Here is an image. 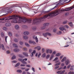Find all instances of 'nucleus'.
Returning <instances> with one entry per match:
<instances>
[{
	"label": "nucleus",
	"mask_w": 74,
	"mask_h": 74,
	"mask_svg": "<svg viewBox=\"0 0 74 74\" xmlns=\"http://www.w3.org/2000/svg\"><path fill=\"white\" fill-rule=\"evenodd\" d=\"M59 11H60V10H57L54 11L51 13H49L48 14L44 16L43 17L34 20L32 22V24L33 25H38L40 23L42 22V21H43V19L47 18L48 16H51V17L55 16H56V15L59 14Z\"/></svg>",
	"instance_id": "nucleus-1"
},
{
	"label": "nucleus",
	"mask_w": 74,
	"mask_h": 74,
	"mask_svg": "<svg viewBox=\"0 0 74 74\" xmlns=\"http://www.w3.org/2000/svg\"><path fill=\"white\" fill-rule=\"evenodd\" d=\"M18 18V16H9L7 17L3 18H2L0 19V20L2 21V20H4L5 21H7L8 22V21L10 20V19H13L12 21L11 22V23H17V20Z\"/></svg>",
	"instance_id": "nucleus-2"
},
{
	"label": "nucleus",
	"mask_w": 74,
	"mask_h": 74,
	"mask_svg": "<svg viewBox=\"0 0 74 74\" xmlns=\"http://www.w3.org/2000/svg\"><path fill=\"white\" fill-rule=\"evenodd\" d=\"M19 19L18 21V23H22V22H27V23H32V19H26L25 18H23L22 17H19Z\"/></svg>",
	"instance_id": "nucleus-3"
},
{
	"label": "nucleus",
	"mask_w": 74,
	"mask_h": 74,
	"mask_svg": "<svg viewBox=\"0 0 74 74\" xmlns=\"http://www.w3.org/2000/svg\"><path fill=\"white\" fill-rule=\"evenodd\" d=\"M62 1L59 2L58 3L56 4V5L53 8H52L51 10H54V9H55V8H56L58 6V5H59L60 4H63V3H61Z\"/></svg>",
	"instance_id": "nucleus-4"
},
{
	"label": "nucleus",
	"mask_w": 74,
	"mask_h": 74,
	"mask_svg": "<svg viewBox=\"0 0 74 74\" xmlns=\"http://www.w3.org/2000/svg\"><path fill=\"white\" fill-rule=\"evenodd\" d=\"M46 53H50V54H51L52 53V50L48 49L46 51Z\"/></svg>",
	"instance_id": "nucleus-5"
},
{
	"label": "nucleus",
	"mask_w": 74,
	"mask_h": 74,
	"mask_svg": "<svg viewBox=\"0 0 74 74\" xmlns=\"http://www.w3.org/2000/svg\"><path fill=\"white\" fill-rule=\"evenodd\" d=\"M35 36H34L33 37V38L34 39H35L36 41V42L37 43L38 42V38H37V36H36L35 37Z\"/></svg>",
	"instance_id": "nucleus-6"
},
{
	"label": "nucleus",
	"mask_w": 74,
	"mask_h": 74,
	"mask_svg": "<svg viewBox=\"0 0 74 74\" xmlns=\"http://www.w3.org/2000/svg\"><path fill=\"white\" fill-rule=\"evenodd\" d=\"M70 60H69V59H67L65 62V64L66 65H68L69 63H70Z\"/></svg>",
	"instance_id": "nucleus-7"
},
{
	"label": "nucleus",
	"mask_w": 74,
	"mask_h": 74,
	"mask_svg": "<svg viewBox=\"0 0 74 74\" xmlns=\"http://www.w3.org/2000/svg\"><path fill=\"white\" fill-rule=\"evenodd\" d=\"M58 63H57L55 65V66H59V65H60V64H61L60 62L59 61H56L55 62V63H58Z\"/></svg>",
	"instance_id": "nucleus-8"
},
{
	"label": "nucleus",
	"mask_w": 74,
	"mask_h": 74,
	"mask_svg": "<svg viewBox=\"0 0 74 74\" xmlns=\"http://www.w3.org/2000/svg\"><path fill=\"white\" fill-rule=\"evenodd\" d=\"M66 59H67V58L66 57H64L61 60V62H64V61H66Z\"/></svg>",
	"instance_id": "nucleus-9"
},
{
	"label": "nucleus",
	"mask_w": 74,
	"mask_h": 74,
	"mask_svg": "<svg viewBox=\"0 0 74 74\" xmlns=\"http://www.w3.org/2000/svg\"><path fill=\"white\" fill-rule=\"evenodd\" d=\"M1 47H2L3 50H4L5 49V48H4V45H3V44L1 45L0 44V48H1Z\"/></svg>",
	"instance_id": "nucleus-10"
},
{
	"label": "nucleus",
	"mask_w": 74,
	"mask_h": 74,
	"mask_svg": "<svg viewBox=\"0 0 74 74\" xmlns=\"http://www.w3.org/2000/svg\"><path fill=\"white\" fill-rule=\"evenodd\" d=\"M14 51L15 52H18L19 51V49H14Z\"/></svg>",
	"instance_id": "nucleus-11"
},
{
	"label": "nucleus",
	"mask_w": 74,
	"mask_h": 74,
	"mask_svg": "<svg viewBox=\"0 0 74 74\" xmlns=\"http://www.w3.org/2000/svg\"><path fill=\"white\" fill-rule=\"evenodd\" d=\"M69 25L71 26V27H73V25L72 22H70L69 23Z\"/></svg>",
	"instance_id": "nucleus-12"
},
{
	"label": "nucleus",
	"mask_w": 74,
	"mask_h": 74,
	"mask_svg": "<svg viewBox=\"0 0 74 74\" xmlns=\"http://www.w3.org/2000/svg\"><path fill=\"white\" fill-rule=\"evenodd\" d=\"M23 54L24 55V56H25L27 57L28 56V54H27V53L26 52H24L23 53Z\"/></svg>",
	"instance_id": "nucleus-13"
},
{
	"label": "nucleus",
	"mask_w": 74,
	"mask_h": 74,
	"mask_svg": "<svg viewBox=\"0 0 74 74\" xmlns=\"http://www.w3.org/2000/svg\"><path fill=\"white\" fill-rule=\"evenodd\" d=\"M29 34V32L27 31H26L24 32V35H25V36H26L27 35H28Z\"/></svg>",
	"instance_id": "nucleus-14"
},
{
	"label": "nucleus",
	"mask_w": 74,
	"mask_h": 74,
	"mask_svg": "<svg viewBox=\"0 0 74 74\" xmlns=\"http://www.w3.org/2000/svg\"><path fill=\"white\" fill-rule=\"evenodd\" d=\"M6 26H10L11 25V24L10 23H6L5 24Z\"/></svg>",
	"instance_id": "nucleus-15"
},
{
	"label": "nucleus",
	"mask_w": 74,
	"mask_h": 74,
	"mask_svg": "<svg viewBox=\"0 0 74 74\" xmlns=\"http://www.w3.org/2000/svg\"><path fill=\"white\" fill-rule=\"evenodd\" d=\"M29 44H36V42L34 41H32V40H30L29 41Z\"/></svg>",
	"instance_id": "nucleus-16"
},
{
	"label": "nucleus",
	"mask_w": 74,
	"mask_h": 74,
	"mask_svg": "<svg viewBox=\"0 0 74 74\" xmlns=\"http://www.w3.org/2000/svg\"><path fill=\"white\" fill-rule=\"evenodd\" d=\"M36 53V50H34L33 52L32 53V54H31L30 56L31 57H33V53Z\"/></svg>",
	"instance_id": "nucleus-17"
},
{
	"label": "nucleus",
	"mask_w": 74,
	"mask_h": 74,
	"mask_svg": "<svg viewBox=\"0 0 74 74\" xmlns=\"http://www.w3.org/2000/svg\"><path fill=\"white\" fill-rule=\"evenodd\" d=\"M59 29L60 30H62V31H63V30H66V29L63 27H60Z\"/></svg>",
	"instance_id": "nucleus-18"
},
{
	"label": "nucleus",
	"mask_w": 74,
	"mask_h": 74,
	"mask_svg": "<svg viewBox=\"0 0 74 74\" xmlns=\"http://www.w3.org/2000/svg\"><path fill=\"white\" fill-rule=\"evenodd\" d=\"M13 46L14 47V48H18V45L16 44L15 43H14L13 44Z\"/></svg>",
	"instance_id": "nucleus-19"
},
{
	"label": "nucleus",
	"mask_w": 74,
	"mask_h": 74,
	"mask_svg": "<svg viewBox=\"0 0 74 74\" xmlns=\"http://www.w3.org/2000/svg\"><path fill=\"white\" fill-rule=\"evenodd\" d=\"M62 33V32L61 31H60L57 32V34H58V35H60Z\"/></svg>",
	"instance_id": "nucleus-20"
},
{
	"label": "nucleus",
	"mask_w": 74,
	"mask_h": 74,
	"mask_svg": "<svg viewBox=\"0 0 74 74\" xmlns=\"http://www.w3.org/2000/svg\"><path fill=\"white\" fill-rule=\"evenodd\" d=\"M42 58H45V57L46 56V53H43L42 55Z\"/></svg>",
	"instance_id": "nucleus-21"
},
{
	"label": "nucleus",
	"mask_w": 74,
	"mask_h": 74,
	"mask_svg": "<svg viewBox=\"0 0 74 74\" xmlns=\"http://www.w3.org/2000/svg\"><path fill=\"white\" fill-rule=\"evenodd\" d=\"M49 25V23H45L44 24V26H48V25Z\"/></svg>",
	"instance_id": "nucleus-22"
},
{
	"label": "nucleus",
	"mask_w": 74,
	"mask_h": 74,
	"mask_svg": "<svg viewBox=\"0 0 74 74\" xmlns=\"http://www.w3.org/2000/svg\"><path fill=\"white\" fill-rule=\"evenodd\" d=\"M56 56H60L61 55V53H58L56 54Z\"/></svg>",
	"instance_id": "nucleus-23"
},
{
	"label": "nucleus",
	"mask_w": 74,
	"mask_h": 74,
	"mask_svg": "<svg viewBox=\"0 0 74 74\" xmlns=\"http://www.w3.org/2000/svg\"><path fill=\"white\" fill-rule=\"evenodd\" d=\"M53 57H54V55H53L52 54L50 58V60H51V59H53Z\"/></svg>",
	"instance_id": "nucleus-24"
},
{
	"label": "nucleus",
	"mask_w": 74,
	"mask_h": 74,
	"mask_svg": "<svg viewBox=\"0 0 74 74\" xmlns=\"http://www.w3.org/2000/svg\"><path fill=\"white\" fill-rule=\"evenodd\" d=\"M42 35H43V36H44V37H47V33H43Z\"/></svg>",
	"instance_id": "nucleus-25"
},
{
	"label": "nucleus",
	"mask_w": 74,
	"mask_h": 74,
	"mask_svg": "<svg viewBox=\"0 0 74 74\" xmlns=\"http://www.w3.org/2000/svg\"><path fill=\"white\" fill-rule=\"evenodd\" d=\"M16 56H15V55H14L12 57V60H13V59H16Z\"/></svg>",
	"instance_id": "nucleus-26"
},
{
	"label": "nucleus",
	"mask_w": 74,
	"mask_h": 74,
	"mask_svg": "<svg viewBox=\"0 0 74 74\" xmlns=\"http://www.w3.org/2000/svg\"><path fill=\"white\" fill-rule=\"evenodd\" d=\"M17 73H21L22 71L21 70H18L16 71Z\"/></svg>",
	"instance_id": "nucleus-27"
},
{
	"label": "nucleus",
	"mask_w": 74,
	"mask_h": 74,
	"mask_svg": "<svg viewBox=\"0 0 74 74\" xmlns=\"http://www.w3.org/2000/svg\"><path fill=\"white\" fill-rule=\"evenodd\" d=\"M20 64V63L18 62L15 66V67H18V66H19Z\"/></svg>",
	"instance_id": "nucleus-28"
},
{
	"label": "nucleus",
	"mask_w": 74,
	"mask_h": 74,
	"mask_svg": "<svg viewBox=\"0 0 74 74\" xmlns=\"http://www.w3.org/2000/svg\"><path fill=\"white\" fill-rule=\"evenodd\" d=\"M47 34V36H51V33H49V32H47L46 33Z\"/></svg>",
	"instance_id": "nucleus-29"
},
{
	"label": "nucleus",
	"mask_w": 74,
	"mask_h": 74,
	"mask_svg": "<svg viewBox=\"0 0 74 74\" xmlns=\"http://www.w3.org/2000/svg\"><path fill=\"white\" fill-rule=\"evenodd\" d=\"M18 56L19 58H23V57L22 56V54H19Z\"/></svg>",
	"instance_id": "nucleus-30"
},
{
	"label": "nucleus",
	"mask_w": 74,
	"mask_h": 74,
	"mask_svg": "<svg viewBox=\"0 0 74 74\" xmlns=\"http://www.w3.org/2000/svg\"><path fill=\"white\" fill-rule=\"evenodd\" d=\"M14 41H15V42H18V40L16 38H14Z\"/></svg>",
	"instance_id": "nucleus-31"
},
{
	"label": "nucleus",
	"mask_w": 74,
	"mask_h": 74,
	"mask_svg": "<svg viewBox=\"0 0 74 74\" xmlns=\"http://www.w3.org/2000/svg\"><path fill=\"white\" fill-rule=\"evenodd\" d=\"M22 63L23 64H27V63H26V62L24 61H23L22 62Z\"/></svg>",
	"instance_id": "nucleus-32"
},
{
	"label": "nucleus",
	"mask_w": 74,
	"mask_h": 74,
	"mask_svg": "<svg viewBox=\"0 0 74 74\" xmlns=\"http://www.w3.org/2000/svg\"><path fill=\"white\" fill-rule=\"evenodd\" d=\"M18 60H19V61H20V62H23V59L22 58H19L18 59Z\"/></svg>",
	"instance_id": "nucleus-33"
},
{
	"label": "nucleus",
	"mask_w": 74,
	"mask_h": 74,
	"mask_svg": "<svg viewBox=\"0 0 74 74\" xmlns=\"http://www.w3.org/2000/svg\"><path fill=\"white\" fill-rule=\"evenodd\" d=\"M37 49H37L38 51H40V50L41 49V47H40V46H38Z\"/></svg>",
	"instance_id": "nucleus-34"
},
{
	"label": "nucleus",
	"mask_w": 74,
	"mask_h": 74,
	"mask_svg": "<svg viewBox=\"0 0 74 74\" xmlns=\"http://www.w3.org/2000/svg\"><path fill=\"white\" fill-rule=\"evenodd\" d=\"M19 27L18 25H16L15 26V28L16 29H19Z\"/></svg>",
	"instance_id": "nucleus-35"
},
{
	"label": "nucleus",
	"mask_w": 74,
	"mask_h": 74,
	"mask_svg": "<svg viewBox=\"0 0 74 74\" xmlns=\"http://www.w3.org/2000/svg\"><path fill=\"white\" fill-rule=\"evenodd\" d=\"M8 34L9 36H10V37L12 36V33L10 32H9L8 33Z\"/></svg>",
	"instance_id": "nucleus-36"
},
{
	"label": "nucleus",
	"mask_w": 74,
	"mask_h": 74,
	"mask_svg": "<svg viewBox=\"0 0 74 74\" xmlns=\"http://www.w3.org/2000/svg\"><path fill=\"white\" fill-rule=\"evenodd\" d=\"M3 29L5 30V31H6L7 30V28L5 27H3Z\"/></svg>",
	"instance_id": "nucleus-37"
},
{
	"label": "nucleus",
	"mask_w": 74,
	"mask_h": 74,
	"mask_svg": "<svg viewBox=\"0 0 74 74\" xmlns=\"http://www.w3.org/2000/svg\"><path fill=\"white\" fill-rule=\"evenodd\" d=\"M23 37L24 39H25V40H27V39L28 38V37H27V36H23Z\"/></svg>",
	"instance_id": "nucleus-38"
},
{
	"label": "nucleus",
	"mask_w": 74,
	"mask_h": 74,
	"mask_svg": "<svg viewBox=\"0 0 74 74\" xmlns=\"http://www.w3.org/2000/svg\"><path fill=\"white\" fill-rule=\"evenodd\" d=\"M64 27H65V28H66V29H69V26L67 25H65Z\"/></svg>",
	"instance_id": "nucleus-39"
},
{
	"label": "nucleus",
	"mask_w": 74,
	"mask_h": 74,
	"mask_svg": "<svg viewBox=\"0 0 74 74\" xmlns=\"http://www.w3.org/2000/svg\"><path fill=\"white\" fill-rule=\"evenodd\" d=\"M49 56H50V55H49V54L47 55L46 57V59H48V58H49Z\"/></svg>",
	"instance_id": "nucleus-40"
},
{
	"label": "nucleus",
	"mask_w": 74,
	"mask_h": 74,
	"mask_svg": "<svg viewBox=\"0 0 74 74\" xmlns=\"http://www.w3.org/2000/svg\"><path fill=\"white\" fill-rule=\"evenodd\" d=\"M58 59V57H56L54 60H53V61H56V60H57Z\"/></svg>",
	"instance_id": "nucleus-41"
},
{
	"label": "nucleus",
	"mask_w": 74,
	"mask_h": 74,
	"mask_svg": "<svg viewBox=\"0 0 74 74\" xmlns=\"http://www.w3.org/2000/svg\"><path fill=\"white\" fill-rule=\"evenodd\" d=\"M25 45H26L27 47H29V45L27 43H25Z\"/></svg>",
	"instance_id": "nucleus-42"
},
{
	"label": "nucleus",
	"mask_w": 74,
	"mask_h": 74,
	"mask_svg": "<svg viewBox=\"0 0 74 74\" xmlns=\"http://www.w3.org/2000/svg\"><path fill=\"white\" fill-rule=\"evenodd\" d=\"M61 71H59L57 72V74H61Z\"/></svg>",
	"instance_id": "nucleus-43"
},
{
	"label": "nucleus",
	"mask_w": 74,
	"mask_h": 74,
	"mask_svg": "<svg viewBox=\"0 0 74 74\" xmlns=\"http://www.w3.org/2000/svg\"><path fill=\"white\" fill-rule=\"evenodd\" d=\"M69 74H74V72L73 71H70L69 72Z\"/></svg>",
	"instance_id": "nucleus-44"
},
{
	"label": "nucleus",
	"mask_w": 74,
	"mask_h": 74,
	"mask_svg": "<svg viewBox=\"0 0 74 74\" xmlns=\"http://www.w3.org/2000/svg\"><path fill=\"white\" fill-rule=\"evenodd\" d=\"M70 67H71V64H70L67 67V69H70Z\"/></svg>",
	"instance_id": "nucleus-45"
},
{
	"label": "nucleus",
	"mask_w": 74,
	"mask_h": 74,
	"mask_svg": "<svg viewBox=\"0 0 74 74\" xmlns=\"http://www.w3.org/2000/svg\"><path fill=\"white\" fill-rule=\"evenodd\" d=\"M56 30H57V29L56 28H55L53 29V32L54 33H55V32H56Z\"/></svg>",
	"instance_id": "nucleus-46"
},
{
	"label": "nucleus",
	"mask_w": 74,
	"mask_h": 74,
	"mask_svg": "<svg viewBox=\"0 0 74 74\" xmlns=\"http://www.w3.org/2000/svg\"><path fill=\"white\" fill-rule=\"evenodd\" d=\"M65 70H64V71H61V74H63V73H65Z\"/></svg>",
	"instance_id": "nucleus-47"
},
{
	"label": "nucleus",
	"mask_w": 74,
	"mask_h": 74,
	"mask_svg": "<svg viewBox=\"0 0 74 74\" xmlns=\"http://www.w3.org/2000/svg\"><path fill=\"white\" fill-rule=\"evenodd\" d=\"M32 29H33L34 30H35L36 29V27H32Z\"/></svg>",
	"instance_id": "nucleus-48"
},
{
	"label": "nucleus",
	"mask_w": 74,
	"mask_h": 74,
	"mask_svg": "<svg viewBox=\"0 0 74 74\" xmlns=\"http://www.w3.org/2000/svg\"><path fill=\"white\" fill-rule=\"evenodd\" d=\"M32 70L34 72H35V69H34V68L32 67Z\"/></svg>",
	"instance_id": "nucleus-49"
},
{
	"label": "nucleus",
	"mask_w": 74,
	"mask_h": 74,
	"mask_svg": "<svg viewBox=\"0 0 74 74\" xmlns=\"http://www.w3.org/2000/svg\"><path fill=\"white\" fill-rule=\"evenodd\" d=\"M23 42L21 41H20V45H23Z\"/></svg>",
	"instance_id": "nucleus-50"
},
{
	"label": "nucleus",
	"mask_w": 74,
	"mask_h": 74,
	"mask_svg": "<svg viewBox=\"0 0 74 74\" xmlns=\"http://www.w3.org/2000/svg\"><path fill=\"white\" fill-rule=\"evenodd\" d=\"M68 0H64L62 1H63V3H62V4H63V3H64V2H66V1H68Z\"/></svg>",
	"instance_id": "nucleus-51"
},
{
	"label": "nucleus",
	"mask_w": 74,
	"mask_h": 74,
	"mask_svg": "<svg viewBox=\"0 0 74 74\" xmlns=\"http://www.w3.org/2000/svg\"><path fill=\"white\" fill-rule=\"evenodd\" d=\"M70 70L71 71H74V69L73 68H70Z\"/></svg>",
	"instance_id": "nucleus-52"
},
{
	"label": "nucleus",
	"mask_w": 74,
	"mask_h": 74,
	"mask_svg": "<svg viewBox=\"0 0 74 74\" xmlns=\"http://www.w3.org/2000/svg\"><path fill=\"white\" fill-rule=\"evenodd\" d=\"M23 51H27V48H23Z\"/></svg>",
	"instance_id": "nucleus-53"
},
{
	"label": "nucleus",
	"mask_w": 74,
	"mask_h": 74,
	"mask_svg": "<svg viewBox=\"0 0 74 74\" xmlns=\"http://www.w3.org/2000/svg\"><path fill=\"white\" fill-rule=\"evenodd\" d=\"M1 37H3L4 36V33H3V32H2L1 33Z\"/></svg>",
	"instance_id": "nucleus-54"
},
{
	"label": "nucleus",
	"mask_w": 74,
	"mask_h": 74,
	"mask_svg": "<svg viewBox=\"0 0 74 74\" xmlns=\"http://www.w3.org/2000/svg\"><path fill=\"white\" fill-rule=\"evenodd\" d=\"M12 62L13 63H16L17 62V61H16L14 60L12 61Z\"/></svg>",
	"instance_id": "nucleus-55"
},
{
	"label": "nucleus",
	"mask_w": 74,
	"mask_h": 74,
	"mask_svg": "<svg viewBox=\"0 0 74 74\" xmlns=\"http://www.w3.org/2000/svg\"><path fill=\"white\" fill-rule=\"evenodd\" d=\"M23 61H27V58H25L23 59Z\"/></svg>",
	"instance_id": "nucleus-56"
},
{
	"label": "nucleus",
	"mask_w": 74,
	"mask_h": 74,
	"mask_svg": "<svg viewBox=\"0 0 74 74\" xmlns=\"http://www.w3.org/2000/svg\"><path fill=\"white\" fill-rule=\"evenodd\" d=\"M42 29H44L45 28V26L44 25V26L41 27Z\"/></svg>",
	"instance_id": "nucleus-57"
},
{
	"label": "nucleus",
	"mask_w": 74,
	"mask_h": 74,
	"mask_svg": "<svg viewBox=\"0 0 74 74\" xmlns=\"http://www.w3.org/2000/svg\"><path fill=\"white\" fill-rule=\"evenodd\" d=\"M6 53L7 54H9V53H10V51L9 50H8L6 51Z\"/></svg>",
	"instance_id": "nucleus-58"
},
{
	"label": "nucleus",
	"mask_w": 74,
	"mask_h": 74,
	"mask_svg": "<svg viewBox=\"0 0 74 74\" xmlns=\"http://www.w3.org/2000/svg\"><path fill=\"white\" fill-rule=\"evenodd\" d=\"M62 69H63V67H60L58 68V70H62Z\"/></svg>",
	"instance_id": "nucleus-59"
},
{
	"label": "nucleus",
	"mask_w": 74,
	"mask_h": 74,
	"mask_svg": "<svg viewBox=\"0 0 74 74\" xmlns=\"http://www.w3.org/2000/svg\"><path fill=\"white\" fill-rule=\"evenodd\" d=\"M40 56H41V53H39V54L38 55V58H40Z\"/></svg>",
	"instance_id": "nucleus-60"
},
{
	"label": "nucleus",
	"mask_w": 74,
	"mask_h": 74,
	"mask_svg": "<svg viewBox=\"0 0 74 74\" xmlns=\"http://www.w3.org/2000/svg\"><path fill=\"white\" fill-rule=\"evenodd\" d=\"M59 67V66H57L55 68V69H58Z\"/></svg>",
	"instance_id": "nucleus-61"
},
{
	"label": "nucleus",
	"mask_w": 74,
	"mask_h": 74,
	"mask_svg": "<svg viewBox=\"0 0 74 74\" xmlns=\"http://www.w3.org/2000/svg\"><path fill=\"white\" fill-rule=\"evenodd\" d=\"M56 54V51H54L53 52L52 55H55V54Z\"/></svg>",
	"instance_id": "nucleus-62"
},
{
	"label": "nucleus",
	"mask_w": 74,
	"mask_h": 74,
	"mask_svg": "<svg viewBox=\"0 0 74 74\" xmlns=\"http://www.w3.org/2000/svg\"><path fill=\"white\" fill-rule=\"evenodd\" d=\"M67 21H65L63 22V24H66L67 23Z\"/></svg>",
	"instance_id": "nucleus-63"
},
{
	"label": "nucleus",
	"mask_w": 74,
	"mask_h": 74,
	"mask_svg": "<svg viewBox=\"0 0 74 74\" xmlns=\"http://www.w3.org/2000/svg\"><path fill=\"white\" fill-rule=\"evenodd\" d=\"M63 55L60 56V59H62L63 58Z\"/></svg>",
	"instance_id": "nucleus-64"
}]
</instances>
